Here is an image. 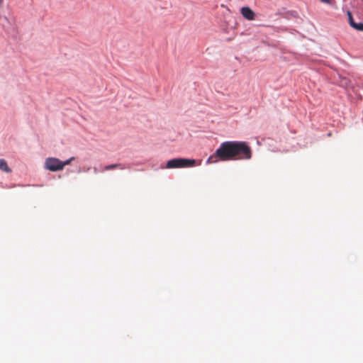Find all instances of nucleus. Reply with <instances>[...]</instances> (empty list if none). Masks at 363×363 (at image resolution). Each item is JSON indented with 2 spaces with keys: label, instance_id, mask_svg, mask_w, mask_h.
Masks as SVG:
<instances>
[{
  "label": "nucleus",
  "instance_id": "nucleus-1",
  "mask_svg": "<svg viewBox=\"0 0 363 363\" xmlns=\"http://www.w3.org/2000/svg\"><path fill=\"white\" fill-rule=\"evenodd\" d=\"M251 147L242 141H227L222 143L216 152L207 160V163H215L218 160H250L252 157Z\"/></svg>",
  "mask_w": 363,
  "mask_h": 363
},
{
  "label": "nucleus",
  "instance_id": "nucleus-2",
  "mask_svg": "<svg viewBox=\"0 0 363 363\" xmlns=\"http://www.w3.org/2000/svg\"><path fill=\"white\" fill-rule=\"evenodd\" d=\"M197 164L196 161L194 159L186 158H175L167 161L166 168H185L191 167Z\"/></svg>",
  "mask_w": 363,
  "mask_h": 363
},
{
  "label": "nucleus",
  "instance_id": "nucleus-3",
  "mask_svg": "<svg viewBox=\"0 0 363 363\" xmlns=\"http://www.w3.org/2000/svg\"><path fill=\"white\" fill-rule=\"evenodd\" d=\"M45 167L52 172H57L63 169L61 161L55 157H48L45 160Z\"/></svg>",
  "mask_w": 363,
  "mask_h": 363
},
{
  "label": "nucleus",
  "instance_id": "nucleus-4",
  "mask_svg": "<svg viewBox=\"0 0 363 363\" xmlns=\"http://www.w3.org/2000/svg\"><path fill=\"white\" fill-rule=\"evenodd\" d=\"M240 12L242 16L249 21H253L255 18V12L247 6L242 7Z\"/></svg>",
  "mask_w": 363,
  "mask_h": 363
},
{
  "label": "nucleus",
  "instance_id": "nucleus-5",
  "mask_svg": "<svg viewBox=\"0 0 363 363\" xmlns=\"http://www.w3.org/2000/svg\"><path fill=\"white\" fill-rule=\"evenodd\" d=\"M0 170L5 172L6 173L11 172V169L9 168V167L7 164L6 161L4 159L0 160Z\"/></svg>",
  "mask_w": 363,
  "mask_h": 363
},
{
  "label": "nucleus",
  "instance_id": "nucleus-6",
  "mask_svg": "<svg viewBox=\"0 0 363 363\" xmlns=\"http://www.w3.org/2000/svg\"><path fill=\"white\" fill-rule=\"evenodd\" d=\"M116 168H119L121 169H123L125 167L121 163L112 164H109V165L105 166L104 167V170H112V169H115Z\"/></svg>",
  "mask_w": 363,
  "mask_h": 363
},
{
  "label": "nucleus",
  "instance_id": "nucleus-7",
  "mask_svg": "<svg viewBox=\"0 0 363 363\" xmlns=\"http://www.w3.org/2000/svg\"><path fill=\"white\" fill-rule=\"evenodd\" d=\"M350 80L346 77H341L340 80V85L341 86L347 88L350 86Z\"/></svg>",
  "mask_w": 363,
  "mask_h": 363
},
{
  "label": "nucleus",
  "instance_id": "nucleus-8",
  "mask_svg": "<svg viewBox=\"0 0 363 363\" xmlns=\"http://www.w3.org/2000/svg\"><path fill=\"white\" fill-rule=\"evenodd\" d=\"M352 28L357 30L362 31L363 32V23H355Z\"/></svg>",
  "mask_w": 363,
  "mask_h": 363
},
{
  "label": "nucleus",
  "instance_id": "nucleus-9",
  "mask_svg": "<svg viewBox=\"0 0 363 363\" xmlns=\"http://www.w3.org/2000/svg\"><path fill=\"white\" fill-rule=\"evenodd\" d=\"M74 159V157H70L69 159L67 160L65 162L61 161V164L63 165V168L65 167V166L69 164Z\"/></svg>",
  "mask_w": 363,
  "mask_h": 363
},
{
  "label": "nucleus",
  "instance_id": "nucleus-10",
  "mask_svg": "<svg viewBox=\"0 0 363 363\" xmlns=\"http://www.w3.org/2000/svg\"><path fill=\"white\" fill-rule=\"evenodd\" d=\"M350 25L352 27L354 24H355V22L353 19V17H351L350 18H348Z\"/></svg>",
  "mask_w": 363,
  "mask_h": 363
},
{
  "label": "nucleus",
  "instance_id": "nucleus-11",
  "mask_svg": "<svg viewBox=\"0 0 363 363\" xmlns=\"http://www.w3.org/2000/svg\"><path fill=\"white\" fill-rule=\"evenodd\" d=\"M347 14L348 18H350L351 17H352V14L350 11H348L347 12Z\"/></svg>",
  "mask_w": 363,
  "mask_h": 363
},
{
  "label": "nucleus",
  "instance_id": "nucleus-12",
  "mask_svg": "<svg viewBox=\"0 0 363 363\" xmlns=\"http://www.w3.org/2000/svg\"><path fill=\"white\" fill-rule=\"evenodd\" d=\"M320 1L325 4H330V0H320Z\"/></svg>",
  "mask_w": 363,
  "mask_h": 363
},
{
  "label": "nucleus",
  "instance_id": "nucleus-13",
  "mask_svg": "<svg viewBox=\"0 0 363 363\" xmlns=\"http://www.w3.org/2000/svg\"><path fill=\"white\" fill-rule=\"evenodd\" d=\"M3 1H4V0H0V7L1 6V5L3 4Z\"/></svg>",
  "mask_w": 363,
  "mask_h": 363
}]
</instances>
